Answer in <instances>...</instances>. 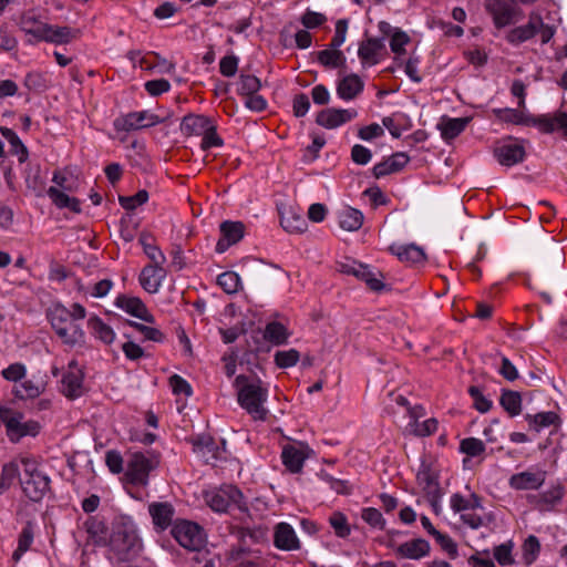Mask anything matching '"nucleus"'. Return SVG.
<instances>
[{
  "label": "nucleus",
  "mask_w": 567,
  "mask_h": 567,
  "mask_svg": "<svg viewBox=\"0 0 567 567\" xmlns=\"http://www.w3.org/2000/svg\"><path fill=\"white\" fill-rule=\"evenodd\" d=\"M410 38L409 35L403 31H395L390 41V48L393 53L395 54H402L405 52L404 45L409 43Z\"/></svg>",
  "instance_id": "63"
},
{
  "label": "nucleus",
  "mask_w": 567,
  "mask_h": 567,
  "mask_svg": "<svg viewBox=\"0 0 567 567\" xmlns=\"http://www.w3.org/2000/svg\"><path fill=\"white\" fill-rule=\"evenodd\" d=\"M543 482L544 478L540 475L530 472L515 474L509 480L511 485L516 489H536Z\"/></svg>",
  "instance_id": "32"
},
{
  "label": "nucleus",
  "mask_w": 567,
  "mask_h": 567,
  "mask_svg": "<svg viewBox=\"0 0 567 567\" xmlns=\"http://www.w3.org/2000/svg\"><path fill=\"white\" fill-rule=\"evenodd\" d=\"M48 196L58 208H69L73 213H81L80 200L71 197L65 193L59 190L56 187L51 186L48 189Z\"/></svg>",
  "instance_id": "30"
},
{
  "label": "nucleus",
  "mask_w": 567,
  "mask_h": 567,
  "mask_svg": "<svg viewBox=\"0 0 567 567\" xmlns=\"http://www.w3.org/2000/svg\"><path fill=\"white\" fill-rule=\"evenodd\" d=\"M282 462L291 473H299L302 470L307 454L292 445H287L282 450Z\"/></svg>",
  "instance_id": "27"
},
{
  "label": "nucleus",
  "mask_w": 567,
  "mask_h": 567,
  "mask_svg": "<svg viewBox=\"0 0 567 567\" xmlns=\"http://www.w3.org/2000/svg\"><path fill=\"white\" fill-rule=\"evenodd\" d=\"M22 475V465L20 461H12L3 465L0 475V487L2 489L9 488L17 477Z\"/></svg>",
  "instance_id": "40"
},
{
  "label": "nucleus",
  "mask_w": 567,
  "mask_h": 567,
  "mask_svg": "<svg viewBox=\"0 0 567 567\" xmlns=\"http://www.w3.org/2000/svg\"><path fill=\"white\" fill-rule=\"evenodd\" d=\"M148 200V193L145 189L138 190L133 196H120L118 202L126 210H133Z\"/></svg>",
  "instance_id": "49"
},
{
  "label": "nucleus",
  "mask_w": 567,
  "mask_h": 567,
  "mask_svg": "<svg viewBox=\"0 0 567 567\" xmlns=\"http://www.w3.org/2000/svg\"><path fill=\"white\" fill-rule=\"evenodd\" d=\"M392 254L396 255L402 261H410L413 264L424 262L426 259V255L422 248L417 247L414 244L400 247L398 250L394 249L393 246L390 247Z\"/></svg>",
  "instance_id": "37"
},
{
  "label": "nucleus",
  "mask_w": 567,
  "mask_h": 567,
  "mask_svg": "<svg viewBox=\"0 0 567 567\" xmlns=\"http://www.w3.org/2000/svg\"><path fill=\"white\" fill-rule=\"evenodd\" d=\"M300 358V353L296 349L288 351H277L275 354V363L282 369L293 367Z\"/></svg>",
  "instance_id": "51"
},
{
  "label": "nucleus",
  "mask_w": 567,
  "mask_h": 567,
  "mask_svg": "<svg viewBox=\"0 0 567 567\" xmlns=\"http://www.w3.org/2000/svg\"><path fill=\"white\" fill-rule=\"evenodd\" d=\"M212 122L203 115L188 114L179 123V130L186 137H203L210 127Z\"/></svg>",
  "instance_id": "15"
},
{
  "label": "nucleus",
  "mask_w": 567,
  "mask_h": 567,
  "mask_svg": "<svg viewBox=\"0 0 567 567\" xmlns=\"http://www.w3.org/2000/svg\"><path fill=\"white\" fill-rule=\"evenodd\" d=\"M264 336L271 343L279 346L287 341L288 331L282 323L274 321L266 326Z\"/></svg>",
  "instance_id": "45"
},
{
  "label": "nucleus",
  "mask_w": 567,
  "mask_h": 567,
  "mask_svg": "<svg viewBox=\"0 0 567 567\" xmlns=\"http://www.w3.org/2000/svg\"><path fill=\"white\" fill-rule=\"evenodd\" d=\"M25 183L28 188L32 189L37 196H41L44 187V183L40 176V166L29 167L25 176Z\"/></svg>",
  "instance_id": "48"
},
{
  "label": "nucleus",
  "mask_w": 567,
  "mask_h": 567,
  "mask_svg": "<svg viewBox=\"0 0 567 567\" xmlns=\"http://www.w3.org/2000/svg\"><path fill=\"white\" fill-rule=\"evenodd\" d=\"M2 136L9 142L11 152L19 156V162L24 163L28 159L29 152L17 133L9 127H0Z\"/></svg>",
  "instance_id": "38"
},
{
  "label": "nucleus",
  "mask_w": 567,
  "mask_h": 567,
  "mask_svg": "<svg viewBox=\"0 0 567 567\" xmlns=\"http://www.w3.org/2000/svg\"><path fill=\"white\" fill-rule=\"evenodd\" d=\"M280 225L286 231L290 234L303 233L308 226L306 219L292 210H288L281 214Z\"/></svg>",
  "instance_id": "34"
},
{
  "label": "nucleus",
  "mask_w": 567,
  "mask_h": 567,
  "mask_svg": "<svg viewBox=\"0 0 567 567\" xmlns=\"http://www.w3.org/2000/svg\"><path fill=\"white\" fill-rule=\"evenodd\" d=\"M33 542V529L30 524H28L19 535L18 547L13 551L12 558L18 561L21 556L30 548Z\"/></svg>",
  "instance_id": "47"
},
{
  "label": "nucleus",
  "mask_w": 567,
  "mask_h": 567,
  "mask_svg": "<svg viewBox=\"0 0 567 567\" xmlns=\"http://www.w3.org/2000/svg\"><path fill=\"white\" fill-rule=\"evenodd\" d=\"M357 115V111L352 109H326L318 113L316 123L331 130L351 121Z\"/></svg>",
  "instance_id": "10"
},
{
  "label": "nucleus",
  "mask_w": 567,
  "mask_h": 567,
  "mask_svg": "<svg viewBox=\"0 0 567 567\" xmlns=\"http://www.w3.org/2000/svg\"><path fill=\"white\" fill-rule=\"evenodd\" d=\"M165 270L161 265L145 266L140 275V284L150 293L157 292L161 281L165 278Z\"/></svg>",
  "instance_id": "19"
},
{
  "label": "nucleus",
  "mask_w": 567,
  "mask_h": 567,
  "mask_svg": "<svg viewBox=\"0 0 567 567\" xmlns=\"http://www.w3.org/2000/svg\"><path fill=\"white\" fill-rule=\"evenodd\" d=\"M22 475L20 485L24 495L32 502H40L50 492V477L31 458H21Z\"/></svg>",
  "instance_id": "3"
},
{
  "label": "nucleus",
  "mask_w": 567,
  "mask_h": 567,
  "mask_svg": "<svg viewBox=\"0 0 567 567\" xmlns=\"http://www.w3.org/2000/svg\"><path fill=\"white\" fill-rule=\"evenodd\" d=\"M93 334L106 344H110L115 339L113 329L104 323L99 317H92L87 321Z\"/></svg>",
  "instance_id": "41"
},
{
  "label": "nucleus",
  "mask_w": 567,
  "mask_h": 567,
  "mask_svg": "<svg viewBox=\"0 0 567 567\" xmlns=\"http://www.w3.org/2000/svg\"><path fill=\"white\" fill-rule=\"evenodd\" d=\"M275 546L279 549L291 551L300 548V543L293 528L288 523H279L274 533Z\"/></svg>",
  "instance_id": "16"
},
{
  "label": "nucleus",
  "mask_w": 567,
  "mask_h": 567,
  "mask_svg": "<svg viewBox=\"0 0 567 567\" xmlns=\"http://www.w3.org/2000/svg\"><path fill=\"white\" fill-rule=\"evenodd\" d=\"M49 318L53 330L65 344L74 347L84 342V332L71 318L70 309L56 305L50 310Z\"/></svg>",
  "instance_id": "4"
},
{
  "label": "nucleus",
  "mask_w": 567,
  "mask_h": 567,
  "mask_svg": "<svg viewBox=\"0 0 567 567\" xmlns=\"http://www.w3.org/2000/svg\"><path fill=\"white\" fill-rule=\"evenodd\" d=\"M21 29L32 37H34L35 41H45L48 30H50V24L39 22L34 27H29V23H35V18L29 14H24L21 17Z\"/></svg>",
  "instance_id": "39"
},
{
  "label": "nucleus",
  "mask_w": 567,
  "mask_h": 567,
  "mask_svg": "<svg viewBox=\"0 0 567 567\" xmlns=\"http://www.w3.org/2000/svg\"><path fill=\"white\" fill-rule=\"evenodd\" d=\"M240 86L239 92L243 95H251L257 93L261 86L260 80L255 75H240Z\"/></svg>",
  "instance_id": "56"
},
{
  "label": "nucleus",
  "mask_w": 567,
  "mask_h": 567,
  "mask_svg": "<svg viewBox=\"0 0 567 567\" xmlns=\"http://www.w3.org/2000/svg\"><path fill=\"white\" fill-rule=\"evenodd\" d=\"M361 517L365 523H368L372 527H379V528L384 527L385 522L382 517V514L377 508H373V507L364 508L362 511Z\"/></svg>",
  "instance_id": "61"
},
{
  "label": "nucleus",
  "mask_w": 567,
  "mask_h": 567,
  "mask_svg": "<svg viewBox=\"0 0 567 567\" xmlns=\"http://www.w3.org/2000/svg\"><path fill=\"white\" fill-rule=\"evenodd\" d=\"M383 38H369L367 41L361 42L358 54L360 59L368 63H377V53L384 48Z\"/></svg>",
  "instance_id": "29"
},
{
  "label": "nucleus",
  "mask_w": 567,
  "mask_h": 567,
  "mask_svg": "<svg viewBox=\"0 0 567 567\" xmlns=\"http://www.w3.org/2000/svg\"><path fill=\"white\" fill-rule=\"evenodd\" d=\"M540 544L537 537L530 535L523 545V558L526 565H530L539 553Z\"/></svg>",
  "instance_id": "53"
},
{
  "label": "nucleus",
  "mask_w": 567,
  "mask_h": 567,
  "mask_svg": "<svg viewBox=\"0 0 567 567\" xmlns=\"http://www.w3.org/2000/svg\"><path fill=\"white\" fill-rule=\"evenodd\" d=\"M363 214L355 208L346 207L339 214V225L346 231H357L363 224Z\"/></svg>",
  "instance_id": "26"
},
{
  "label": "nucleus",
  "mask_w": 567,
  "mask_h": 567,
  "mask_svg": "<svg viewBox=\"0 0 567 567\" xmlns=\"http://www.w3.org/2000/svg\"><path fill=\"white\" fill-rule=\"evenodd\" d=\"M499 404L511 416H516L522 412V395L517 391L503 390Z\"/></svg>",
  "instance_id": "36"
},
{
  "label": "nucleus",
  "mask_w": 567,
  "mask_h": 567,
  "mask_svg": "<svg viewBox=\"0 0 567 567\" xmlns=\"http://www.w3.org/2000/svg\"><path fill=\"white\" fill-rule=\"evenodd\" d=\"M235 384L238 388L237 400L240 406L254 420H266L268 410L264 406V403L267 401L268 390L261 386L260 380L252 383L249 382L248 377L240 374L236 378Z\"/></svg>",
  "instance_id": "2"
},
{
  "label": "nucleus",
  "mask_w": 567,
  "mask_h": 567,
  "mask_svg": "<svg viewBox=\"0 0 567 567\" xmlns=\"http://www.w3.org/2000/svg\"><path fill=\"white\" fill-rule=\"evenodd\" d=\"M109 544L120 560L131 559L142 547L135 529L123 523L113 526Z\"/></svg>",
  "instance_id": "5"
},
{
  "label": "nucleus",
  "mask_w": 567,
  "mask_h": 567,
  "mask_svg": "<svg viewBox=\"0 0 567 567\" xmlns=\"http://www.w3.org/2000/svg\"><path fill=\"white\" fill-rule=\"evenodd\" d=\"M190 443L193 444L195 451H202L206 449L209 453L213 454V457H219V446L216 445L212 436L200 435L195 440H190Z\"/></svg>",
  "instance_id": "52"
},
{
  "label": "nucleus",
  "mask_w": 567,
  "mask_h": 567,
  "mask_svg": "<svg viewBox=\"0 0 567 567\" xmlns=\"http://www.w3.org/2000/svg\"><path fill=\"white\" fill-rule=\"evenodd\" d=\"M127 323L134 329H136L143 336V340H150L155 342H159L163 340V333L156 328H152L143 323L130 320L127 321Z\"/></svg>",
  "instance_id": "55"
},
{
  "label": "nucleus",
  "mask_w": 567,
  "mask_h": 567,
  "mask_svg": "<svg viewBox=\"0 0 567 567\" xmlns=\"http://www.w3.org/2000/svg\"><path fill=\"white\" fill-rule=\"evenodd\" d=\"M115 305L133 317L148 323L154 322V317L150 313L144 302L137 297L118 296L115 300Z\"/></svg>",
  "instance_id": "14"
},
{
  "label": "nucleus",
  "mask_w": 567,
  "mask_h": 567,
  "mask_svg": "<svg viewBox=\"0 0 567 567\" xmlns=\"http://www.w3.org/2000/svg\"><path fill=\"white\" fill-rule=\"evenodd\" d=\"M494 155L502 165L512 166L524 159L525 150L517 144L502 145L494 150Z\"/></svg>",
  "instance_id": "22"
},
{
  "label": "nucleus",
  "mask_w": 567,
  "mask_h": 567,
  "mask_svg": "<svg viewBox=\"0 0 567 567\" xmlns=\"http://www.w3.org/2000/svg\"><path fill=\"white\" fill-rule=\"evenodd\" d=\"M412 433L415 436H429L433 434L437 430V420L434 417H431L429 420H425L423 422H420V420L412 422L411 424Z\"/></svg>",
  "instance_id": "50"
},
{
  "label": "nucleus",
  "mask_w": 567,
  "mask_h": 567,
  "mask_svg": "<svg viewBox=\"0 0 567 567\" xmlns=\"http://www.w3.org/2000/svg\"><path fill=\"white\" fill-rule=\"evenodd\" d=\"M217 284L226 293L233 295L239 290L240 279L236 272L225 271L217 277Z\"/></svg>",
  "instance_id": "46"
},
{
  "label": "nucleus",
  "mask_w": 567,
  "mask_h": 567,
  "mask_svg": "<svg viewBox=\"0 0 567 567\" xmlns=\"http://www.w3.org/2000/svg\"><path fill=\"white\" fill-rule=\"evenodd\" d=\"M61 392L69 399H76L83 394V373L81 370H71L63 374Z\"/></svg>",
  "instance_id": "20"
},
{
  "label": "nucleus",
  "mask_w": 567,
  "mask_h": 567,
  "mask_svg": "<svg viewBox=\"0 0 567 567\" xmlns=\"http://www.w3.org/2000/svg\"><path fill=\"white\" fill-rule=\"evenodd\" d=\"M513 543L508 542L502 545H498L494 548V557L499 565H512L514 563L512 556Z\"/></svg>",
  "instance_id": "59"
},
{
  "label": "nucleus",
  "mask_w": 567,
  "mask_h": 567,
  "mask_svg": "<svg viewBox=\"0 0 567 567\" xmlns=\"http://www.w3.org/2000/svg\"><path fill=\"white\" fill-rule=\"evenodd\" d=\"M23 417L19 411L0 406V420L6 425L7 434L12 442L20 440L18 433L22 431Z\"/></svg>",
  "instance_id": "18"
},
{
  "label": "nucleus",
  "mask_w": 567,
  "mask_h": 567,
  "mask_svg": "<svg viewBox=\"0 0 567 567\" xmlns=\"http://www.w3.org/2000/svg\"><path fill=\"white\" fill-rule=\"evenodd\" d=\"M86 533L94 539L96 544H105L107 540V528L103 520L97 517H90L84 523Z\"/></svg>",
  "instance_id": "42"
},
{
  "label": "nucleus",
  "mask_w": 567,
  "mask_h": 567,
  "mask_svg": "<svg viewBox=\"0 0 567 567\" xmlns=\"http://www.w3.org/2000/svg\"><path fill=\"white\" fill-rule=\"evenodd\" d=\"M351 274L365 281L369 288L373 291H381L384 288L382 280L375 278L374 274L368 268V266L359 265L357 268H351Z\"/></svg>",
  "instance_id": "44"
},
{
  "label": "nucleus",
  "mask_w": 567,
  "mask_h": 567,
  "mask_svg": "<svg viewBox=\"0 0 567 567\" xmlns=\"http://www.w3.org/2000/svg\"><path fill=\"white\" fill-rule=\"evenodd\" d=\"M409 162V156L404 153H396L384 162L377 164L373 167V175L380 178L388 174L401 171Z\"/></svg>",
  "instance_id": "23"
},
{
  "label": "nucleus",
  "mask_w": 567,
  "mask_h": 567,
  "mask_svg": "<svg viewBox=\"0 0 567 567\" xmlns=\"http://www.w3.org/2000/svg\"><path fill=\"white\" fill-rule=\"evenodd\" d=\"M25 375V367L22 363H12L2 370V377L12 382H18Z\"/></svg>",
  "instance_id": "62"
},
{
  "label": "nucleus",
  "mask_w": 567,
  "mask_h": 567,
  "mask_svg": "<svg viewBox=\"0 0 567 567\" xmlns=\"http://www.w3.org/2000/svg\"><path fill=\"white\" fill-rule=\"evenodd\" d=\"M153 462L142 453H134L127 464L125 476L134 485H146Z\"/></svg>",
  "instance_id": "9"
},
{
  "label": "nucleus",
  "mask_w": 567,
  "mask_h": 567,
  "mask_svg": "<svg viewBox=\"0 0 567 567\" xmlns=\"http://www.w3.org/2000/svg\"><path fill=\"white\" fill-rule=\"evenodd\" d=\"M527 419L536 425L538 431L540 427L554 424L558 420V415L555 412H542L534 416L527 415Z\"/></svg>",
  "instance_id": "60"
},
{
  "label": "nucleus",
  "mask_w": 567,
  "mask_h": 567,
  "mask_svg": "<svg viewBox=\"0 0 567 567\" xmlns=\"http://www.w3.org/2000/svg\"><path fill=\"white\" fill-rule=\"evenodd\" d=\"M484 6L497 29L515 23L522 13L518 8L504 0H485Z\"/></svg>",
  "instance_id": "8"
},
{
  "label": "nucleus",
  "mask_w": 567,
  "mask_h": 567,
  "mask_svg": "<svg viewBox=\"0 0 567 567\" xmlns=\"http://www.w3.org/2000/svg\"><path fill=\"white\" fill-rule=\"evenodd\" d=\"M470 122L468 117L464 118H446L443 117L437 127L441 131L444 140H452L456 137Z\"/></svg>",
  "instance_id": "33"
},
{
  "label": "nucleus",
  "mask_w": 567,
  "mask_h": 567,
  "mask_svg": "<svg viewBox=\"0 0 567 567\" xmlns=\"http://www.w3.org/2000/svg\"><path fill=\"white\" fill-rule=\"evenodd\" d=\"M80 35V31L70 27H59L50 24L45 42L54 44H66Z\"/></svg>",
  "instance_id": "28"
},
{
  "label": "nucleus",
  "mask_w": 567,
  "mask_h": 567,
  "mask_svg": "<svg viewBox=\"0 0 567 567\" xmlns=\"http://www.w3.org/2000/svg\"><path fill=\"white\" fill-rule=\"evenodd\" d=\"M221 238L217 241L216 250L224 252L231 245L237 244L244 236V225L240 221H224L220 225Z\"/></svg>",
  "instance_id": "13"
},
{
  "label": "nucleus",
  "mask_w": 567,
  "mask_h": 567,
  "mask_svg": "<svg viewBox=\"0 0 567 567\" xmlns=\"http://www.w3.org/2000/svg\"><path fill=\"white\" fill-rule=\"evenodd\" d=\"M329 522L332 528L334 529L337 536L343 538L350 534V526L347 522L346 516L342 513H333L332 516L329 518Z\"/></svg>",
  "instance_id": "54"
},
{
  "label": "nucleus",
  "mask_w": 567,
  "mask_h": 567,
  "mask_svg": "<svg viewBox=\"0 0 567 567\" xmlns=\"http://www.w3.org/2000/svg\"><path fill=\"white\" fill-rule=\"evenodd\" d=\"M363 90V82L357 74L344 76L338 84V95L343 100H353Z\"/></svg>",
  "instance_id": "24"
},
{
  "label": "nucleus",
  "mask_w": 567,
  "mask_h": 567,
  "mask_svg": "<svg viewBox=\"0 0 567 567\" xmlns=\"http://www.w3.org/2000/svg\"><path fill=\"white\" fill-rule=\"evenodd\" d=\"M468 393L473 398L474 400V408L481 412V413H486L491 410L492 408V401L486 399L482 391L475 386V385H471L468 388Z\"/></svg>",
  "instance_id": "57"
},
{
  "label": "nucleus",
  "mask_w": 567,
  "mask_h": 567,
  "mask_svg": "<svg viewBox=\"0 0 567 567\" xmlns=\"http://www.w3.org/2000/svg\"><path fill=\"white\" fill-rule=\"evenodd\" d=\"M416 481L425 493V496H427L430 492L437 493L442 491L439 484L437 475L431 471V466L425 462H422L421 464V467L416 474Z\"/></svg>",
  "instance_id": "25"
},
{
  "label": "nucleus",
  "mask_w": 567,
  "mask_h": 567,
  "mask_svg": "<svg viewBox=\"0 0 567 567\" xmlns=\"http://www.w3.org/2000/svg\"><path fill=\"white\" fill-rule=\"evenodd\" d=\"M150 515L153 524L158 532L167 529L173 522L175 508L169 503H153L148 506Z\"/></svg>",
  "instance_id": "17"
},
{
  "label": "nucleus",
  "mask_w": 567,
  "mask_h": 567,
  "mask_svg": "<svg viewBox=\"0 0 567 567\" xmlns=\"http://www.w3.org/2000/svg\"><path fill=\"white\" fill-rule=\"evenodd\" d=\"M44 391L43 382L25 380L14 388V395L21 400L38 398Z\"/></svg>",
  "instance_id": "43"
},
{
  "label": "nucleus",
  "mask_w": 567,
  "mask_h": 567,
  "mask_svg": "<svg viewBox=\"0 0 567 567\" xmlns=\"http://www.w3.org/2000/svg\"><path fill=\"white\" fill-rule=\"evenodd\" d=\"M157 122V116L147 111L132 112L125 116L115 120L114 126L118 131H133L141 130L154 125Z\"/></svg>",
  "instance_id": "11"
},
{
  "label": "nucleus",
  "mask_w": 567,
  "mask_h": 567,
  "mask_svg": "<svg viewBox=\"0 0 567 567\" xmlns=\"http://www.w3.org/2000/svg\"><path fill=\"white\" fill-rule=\"evenodd\" d=\"M144 86H145V90L152 96H157L164 92H167L171 87V84L165 79H157V80L147 81Z\"/></svg>",
  "instance_id": "64"
},
{
  "label": "nucleus",
  "mask_w": 567,
  "mask_h": 567,
  "mask_svg": "<svg viewBox=\"0 0 567 567\" xmlns=\"http://www.w3.org/2000/svg\"><path fill=\"white\" fill-rule=\"evenodd\" d=\"M206 544L207 534L198 523L179 519V546L192 551H200Z\"/></svg>",
  "instance_id": "7"
},
{
  "label": "nucleus",
  "mask_w": 567,
  "mask_h": 567,
  "mask_svg": "<svg viewBox=\"0 0 567 567\" xmlns=\"http://www.w3.org/2000/svg\"><path fill=\"white\" fill-rule=\"evenodd\" d=\"M317 59L324 68H346V56L338 48L329 47L328 49L318 52Z\"/></svg>",
  "instance_id": "31"
},
{
  "label": "nucleus",
  "mask_w": 567,
  "mask_h": 567,
  "mask_svg": "<svg viewBox=\"0 0 567 567\" xmlns=\"http://www.w3.org/2000/svg\"><path fill=\"white\" fill-rule=\"evenodd\" d=\"M243 493L233 485H226L218 491L205 493V501L215 512H226L231 504L244 509L241 506Z\"/></svg>",
  "instance_id": "6"
},
{
  "label": "nucleus",
  "mask_w": 567,
  "mask_h": 567,
  "mask_svg": "<svg viewBox=\"0 0 567 567\" xmlns=\"http://www.w3.org/2000/svg\"><path fill=\"white\" fill-rule=\"evenodd\" d=\"M533 255V272L539 284L548 282L563 262V251L548 235L535 240L530 247Z\"/></svg>",
  "instance_id": "1"
},
{
  "label": "nucleus",
  "mask_w": 567,
  "mask_h": 567,
  "mask_svg": "<svg viewBox=\"0 0 567 567\" xmlns=\"http://www.w3.org/2000/svg\"><path fill=\"white\" fill-rule=\"evenodd\" d=\"M138 241L146 256L152 260L151 265H162L165 261L164 255L155 245V240L151 234L145 231L141 233Z\"/></svg>",
  "instance_id": "35"
},
{
  "label": "nucleus",
  "mask_w": 567,
  "mask_h": 567,
  "mask_svg": "<svg viewBox=\"0 0 567 567\" xmlns=\"http://www.w3.org/2000/svg\"><path fill=\"white\" fill-rule=\"evenodd\" d=\"M430 553V544L423 538L412 539L401 544L396 554L402 558L420 559Z\"/></svg>",
  "instance_id": "21"
},
{
  "label": "nucleus",
  "mask_w": 567,
  "mask_h": 567,
  "mask_svg": "<svg viewBox=\"0 0 567 567\" xmlns=\"http://www.w3.org/2000/svg\"><path fill=\"white\" fill-rule=\"evenodd\" d=\"M460 449L468 456H478L485 451L484 443L475 437L464 439Z\"/></svg>",
  "instance_id": "58"
},
{
  "label": "nucleus",
  "mask_w": 567,
  "mask_h": 567,
  "mask_svg": "<svg viewBox=\"0 0 567 567\" xmlns=\"http://www.w3.org/2000/svg\"><path fill=\"white\" fill-rule=\"evenodd\" d=\"M540 27H543V18L539 13L532 12L527 24L511 30L506 38L508 42L519 44L535 37Z\"/></svg>",
  "instance_id": "12"
}]
</instances>
